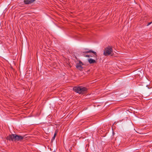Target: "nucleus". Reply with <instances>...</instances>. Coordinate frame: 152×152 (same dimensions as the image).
Segmentation results:
<instances>
[{
  "label": "nucleus",
  "mask_w": 152,
  "mask_h": 152,
  "mask_svg": "<svg viewBox=\"0 0 152 152\" xmlns=\"http://www.w3.org/2000/svg\"><path fill=\"white\" fill-rule=\"evenodd\" d=\"M57 132L56 131L55 132V133L54 134V136L52 138V140H51V141H53V140H54L55 139V137L57 134Z\"/></svg>",
  "instance_id": "obj_9"
},
{
  "label": "nucleus",
  "mask_w": 152,
  "mask_h": 152,
  "mask_svg": "<svg viewBox=\"0 0 152 152\" xmlns=\"http://www.w3.org/2000/svg\"><path fill=\"white\" fill-rule=\"evenodd\" d=\"M86 50H87V51H86L83 52V53H91L93 54H91L90 55H89V57H93L94 58H95L96 59V57L97 56L96 52H94L92 50H88V49H86Z\"/></svg>",
  "instance_id": "obj_3"
},
{
  "label": "nucleus",
  "mask_w": 152,
  "mask_h": 152,
  "mask_svg": "<svg viewBox=\"0 0 152 152\" xmlns=\"http://www.w3.org/2000/svg\"><path fill=\"white\" fill-rule=\"evenodd\" d=\"M17 141H21L24 138V136H22L17 135Z\"/></svg>",
  "instance_id": "obj_6"
},
{
  "label": "nucleus",
  "mask_w": 152,
  "mask_h": 152,
  "mask_svg": "<svg viewBox=\"0 0 152 152\" xmlns=\"http://www.w3.org/2000/svg\"><path fill=\"white\" fill-rule=\"evenodd\" d=\"M17 135L16 134H12L9 135L7 137V139L9 140H11L12 141H17Z\"/></svg>",
  "instance_id": "obj_4"
},
{
  "label": "nucleus",
  "mask_w": 152,
  "mask_h": 152,
  "mask_svg": "<svg viewBox=\"0 0 152 152\" xmlns=\"http://www.w3.org/2000/svg\"><path fill=\"white\" fill-rule=\"evenodd\" d=\"M36 0H24V3L25 4H29L34 2Z\"/></svg>",
  "instance_id": "obj_7"
},
{
  "label": "nucleus",
  "mask_w": 152,
  "mask_h": 152,
  "mask_svg": "<svg viewBox=\"0 0 152 152\" xmlns=\"http://www.w3.org/2000/svg\"><path fill=\"white\" fill-rule=\"evenodd\" d=\"M113 49L110 46L105 48L104 52V55L105 56L111 55H113Z\"/></svg>",
  "instance_id": "obj_2"
},
{
  "label": "nucleus",
  "mask_w": 152,
  "mask_h": 152,
  "mask_svg": "<svg viewBox=\"0 0 152 152\" xmlns=\"http://www.w3.org/2000/svg\"><path fill=\"white\" fill-rule=\"evenodd\" d=\"M152 23V22H149V23H148V24H147L146 26H149Z\"/></svg>",
  "instance_id": "obj_11"
},
{
  "label": "nucleus",
  "mask_w": 152,
  "mask_h": 152,
  "mask_svg": "<svg viewBox=\"0 0 152 152\" xmlns=\"http://www.w3.org/2000/svg\"><path fill=\"white\" fill-rule=\"evenodd\" d=\"M83 56L86 57H89V55H86L85 54H84V53H83Z\"/></svg>",
  "instance_id": "obj_10"
},
{
  "label": "nucleus",
  "mask_w": 152,
  "mask_h": 152,
  "mask_svg": "<svg viewBox=\"0 0 152 152\" xmlns=\"http://www.w3.org/2000/svg\"><path fill=\"white\" fill-rule=\"evenodd\" d=\"M88 61L90 64H94L96 63L95 60L92 58L88 59Z\"/></svg>",
  "instance_id": "obj_8"
},
{
  "label": "nucleus",
  "mask_w": 152,
  "mask_h": 152,
  "mask_svg": "<svg viewBox=\"0 0 152 152\" xmlns=\"http://www.w3.org/2000/svg\"><path fill=\"white\" fill-rule=\"evenodd\" d=\"M84 65L80 61H79L78 63L76 64V68L80 71H82L83 69L82 65Z\"/></svg>",
  "instance_id": "obj_5"
},
{
  "label": "nucleus",
  "mask_w": 152,
  "mask_h": 152,
  "mask_svg": "<svg viewBox=\"0 0 152 152\" xmlns=\"http://www.w3.org/2000/svg\"><path fill=\"white\" fill-rule=\"evenodd\" d=\"M73 89L75 92L82 94L86 93L87 91V89L86 88L82 86H74Z\"/></svg>",
  "instance_id": "obj_1"
}]
</instances>
